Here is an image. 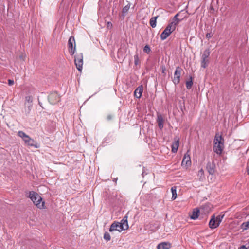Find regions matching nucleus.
Returning a JSON list of instances; mask_svg holds the SVG:
<instances>
[{"instance_id": "1", "label": "nucleus", "mask_w": 249, "mask_h": 249, "mask_svg": "<svg viewBox=\"0 0 249 249\" xmlns=\"http://www.w3.org/2000/svg\"><path fill=\"white\" fill-rule=\"evenodd\" d=\"M213 151L217 154H221L224 147V139L221 135L216 134L214 138Z\"/></svg>"}, {"instance_id": "2", "label": "nucleus", "mask_w": 249, "mask_h": 249, "mask_svg": "<svg viewBox=\"0 0 249 249\" xmlns=\"http://www.w3.org/2000/svg\"><path fill=\"white\" fill-rule=\"evenodd\" d=\"M29 197L32 200L34 204L39 209L44 208L45 202L42 201V199L37 193L34 191L29 192Z\"/></svg>"}, {"instance_id": "3", "label": "nucleus", "mask_w": 249, "mask_h": 249, "mask_svg": "<svg viewBox=\"0 0 249 249\" xmlns=\"http://www.w3.org/2000/svg\"><path fill=\"white\" fill-rule=\"evenodd\" d=\"M182 71L183 70L181 67L179 66L176 67L175 71L174 74V77L172 79V81L175 85H178L179 83L180 80V76Z\"/></svg>"}, {"instance_id": "4", "label": "nucleus", "mask_w": 249, "mask_h": 249, "mask_svg": "<svg viewBox=\"0 0 249 249\" xmlns=\"http://www.w3.org/2000/svg\"><path fill=\"white\" fill-rule=\"evenodd\" d=\"M69 52L71 55L74 54L76 50V43L75 38L73 36H70L68 42Z\"/></svg>"}, {"instance_id": "5", "label": "nucleus", "mask_w": 249, "mask_h": 249, "mask_svg": "<svg viewBox=\"0 0 249 249\" xmlns=\"http://www.w3.org/2000/svg\"><path fill=\"white\" fill-rule=\"evenodd\" d=\"M74 63L77 70L81 71L83 68V54L82 53L77 54L75 56Z\"/></svg>"}, {"instance_id": "6", "label": "nucleus", "mask_w": 249, "mask_h": 249, "mask_svg": "<svg viewBox=\"0 0 249 249\" xmlns=\"http://www.w3.org/2000/svg\"><path fill=\"white\" fill-rule=\"evenodd\" d=\"M124 225L123 227L119 222H114L110 226L109 228V231L113 232L114 231H118L119 232L122 231L123 230H125Z\"/></svg>"}, {"instance_id": "7", "label": "nucleus", "mask_w": 249, "mask_h": 249, "mask_svg": "<svg viewBox=\"0 0 249 249\" xmlns=\"http://www.w3.org/2000/svg\"><path fill=\"white\" fill-rule=\"evenodd\" d=\"M48 101L52 105H54L60 101V96L56 92L51 93L48 96Z\"/></svg>"}, {"instance_id": "8", "label": "nucleus", "mask_w": 249, "mask_h": 249, "mask_svg": "<svg viewBox=\"0 0 249 249\" xmlns=\"http://www.w3.org/2000/svg\"><path fill=\"white\" fill-rule=\"evenodd\" d=\"M175 30L169 24L160 35V38L162 40L166 39Z\"/></svg>"}, {"instance_id": "9", "label": "nucleus", "mask_w": 249, "mask_h": 249, "mask_svg": "<svg viewBox=\"0 0 249 249\" xmlns=\"http://www.w3.org/2000/svg\"><path fill=\"white\" fill-rule=\"evenodd\" d=\"M188 152L189 151L184 155L181 163L182 166L185 165L186 166H189L191 164V158L188 154Z\"/></svg>"}, {"instance_id": "10", "label": "nucleus", "mask_w": 249, "mask_h": 249, "mask_svg": "<svg viewBox=\"0 0 249 249\" xmlns=\"http://www.w3.org/2000/svg\"><path fill=\"white\" fill-rule=\"evenodd\" d=\"M206 169L209 173L213 175L215 172V164L213 161L208 162Z\"/></svg>"}, {"instance_id": "11", "label": "nucleus", "mask_w": 249, "mask_h": 249, "mask_svg": "<svg viewBox=\"0 0 249 249\" xmlns=\"http://www.w3.org/2000/svg\"><path fill=\"white\" fill-rule=\"evenodd\" d=\"M27 138H26L24 141L26 144L28 145V146L34 147L36 148L39 147L36 142L33 139L30 138L29 136H28Z\"/></svg>"}, {"instance_id": "12", "label": "nucleus", "mask_w": 249, "mask_h": 249, "mask_svg": "<svg viewBox=\"0 0 249 249\" xmlns=\"http://www.w3.org/2000/svg\"><path fill=\"white\" fill-rule=\"evenodd\" d=\"M179 14H177L173 18L172 21L169 24V25L172 27L175 30L176 29L177 25L180 21V20L178 18Z\"/></svg>"}, {"instance_id": "13", "label": "nucleus", "mask_w": 249, "mask_h": 249, "mask_svg": "<svg viewBox=\"0 0 249 249\" xmlns=\"http://www.w3.org/2000/svg\"><path fill=\"white\" fill-rule=\"evenodd\" d=\"M209 227L211 229H215L219 226V223L215 220V216L213 215L209 223Z\"/></svg>"}, {"instance_id": "14", "label": "nucleus", "mask_w": 249, "mask_h": 249, "mask_svg": "<svg viewBox=\"0 0 249 249\" xmlns=\"http://www.w3.org/2000/svg\"><path fill=\"white\" fill-rule=\"evenodd\" d=\"M179 139L178 137L174 138V142L172 145V152L173 153H176L178 151L179 146Z\"/></svg>"}, {"instance_id": "15", "label": "nucleus", "mask_w": 249, "mask_h": 249, "mask_svg": "<svg viewBox=\"0 0 249 249\" xmlns=\"http://www.w3.org/2000/svg\"><path fill=\"white\" fill-rule=\"evenodd\" d=\"M171 244L169 242H161L160 243H159L157 247V249H169L171 248Z\"/></svg>"}, {"instance_id": "16", "label": "nucleus", "mask_w": 249, "mask_h": 249, "mask_svg": "<svg viewBox=\"0 0 249 249\" xmlns=\"http://www.w3.org/2000/svg\"><path fill=\"white\" fill-rule=\"evenodd\" d=\"M143 92L142 85L139 86L134 91V96L137 98H140Z\"/></svg>"}, {"instance_id": "17", "label": "nucleus", "mask_w": 249, "mask_h": 249, "mask_svg": "<svg viewBox=\"0 0 249 249\" xmlns=\"http://www.w3.org/2000/svg\"><path fill=\"white\" fill-rule=\"evenodd\" d=\"M157 122L158 124L159 128L160 129H162L163 127L164 120L163 116L161 114L158 115Z\"/></svg>"}, {"instance_id": "18", "label": "nucleus", "mask_w": 249, "mask_h": 249, "mask_svg": "<svg viewBox=\"0 0 249 249\" xmlns=\"http://www.w3.org/2000/svg\"><path fill=\"white\" fill-rule=\"evenodd\" d=\"M240 228L242 230V232H244L249 229V220L244 222L240 226Z\"/></svg>"}, {"instance_id": "19", "label": "nucleus", "mask_w": 249, "mask_h": 249, "mask_svg": "<svg viewBox=\"0 0 249 249\" xmlns=\"http://www.w3.org/2000/svg\"><path fill=\"white\" fill-rule=\"evenodd\" d=\"M199 213V210L198 208L195 209L192 212L190 218L192 219H196L198 218Z\"/></svg>"}, {"instance_id": "20", "label": "nucleus", "mask_w": 249, "mask_h": 249, "mask_svg": "<svg viewBox=\"0 0 249 249\" xmlns=\"http://www.w3.org/2000/svg\"><path fill=\"white\" fill-rule=\"evenodd\" d=\"M32 106L25 105V107L22 110V113L26 116H27L30 113L31 107Z\"/></svg>"}, {"instance_id": "21", "label": "nucleus", "mask_w": 249, "mask_h": 249, "mask_svg": "<svg viewBox=\"0 0 249 249\" xmlns=\"http://www.w3.org/2000/svg\"><path fill=\"white\" fill-rule=\"evenodd\" d=\"M119 223L121 225H122L123 227L124 226V225L125 226L124 227H126V228H124V229L125 230L128 229L129 226H128V222H127V216H125L124 217L123 219L121 221V222H119Z\"/></svg>"}, {"instance_id": "22", "label": "nucleus", "mask_w": 249, "mask_h": 249, "mask_svg": "<svg viewBox=\"0 0 249 249\" xmlns=\"http://www.w3.org/2000/svg\"><path fill=\"white\" fill-rule=\"evenodd\" d=\"M209 59L207 58H201V66L203 68H206L208 66Z\"/></svg>"}, {"instance_id": "23", "label": "nucleus", "mask_w": 249, "mask_h": 249, "mask_svg": "<svg viewBox=\"0 0 249 249\" xmlns=\"http://www.w3.org/2000/svg\"><path fill=\"white\" fill-rule=\"evenodd\" d=\"M171 192L172 194V199L173 200H175L177 197V190H176V187L173 186L171 188Z\"/></svg>"}, {"instance_id": "24", "label": "nucleus", "mask_w": 249, "mask_h": 249, "mask_svg": "<svg viewBox=\"0 0 249 249\" xmlns=\"http://www.w3.org/2000/svg\"><path fill=\"white\" fill-rule=\"evenodd\" d=\"M158 16L151 18L150 20V24L152 28H155L156 26V19Z\"/></svg>"}, {"instance_id": "25", "label": "nucleus", "mask_w": 249, "mask_h": 249, "mask_svg": "<svg viewBox=\"0 0 249 249\" xmlns=\"http://www.w3.org/2000/svg\"><path fill=\"white\" fill-rule=\"evenodd\" d=\"M193 84L192 77H190V80L186 82V87L188 89H190Z\"/></svg>"}, {"instance_id": "26", "label": "nucleus", "mask_w": 249, "mask_h": 249, "mask_svg": "<svg viewBox=\"0 0 249 249\" xmlns=\"http://www.w3.org/2000/svg\"><path fill=\"white\" fill-rule=\"evenodd\" d=\"M210 54V49L208 48L204 51V52L201 56V58L208 59Z\"/></svg>"}, {"instance_id": "27", "label": "nucleus", "mask_w": 249, "mask_h": 249, "mask_svg": "<svg viewBox=\"0 0 249 249\" xmlns=\"http://www.w3.org/2000/svg\"><path fill=\"white\" fill-rule=\"evenodd\" d=\"M33 99L31 96H28L25 97V105L32 106Z\"/></svg>"}, {"instance_id": "28", "label": "nucleus", "mask_w": 249, "mask_h": 249, "mask_svg": "<svg viewBox=\"0 0 249 249\" xmlns=\"http://www.w3.org/2000/svg\"><path fill=\"white\" fill-rule=\"evenodd\" d=\"M18 135L19 137L21 138L23 141H24L26 138H28L27 137L28 136V135L22 131H18Z\"/></svg>"}, {"instance_id": "29", "label": "nucleus", "mask_w": 249, "mask_h": 249, "mask_svg": "<svg viewBox=\"0 0 249 249\" xmlns=\"http://www.w3.org/2000/svg\"><path fill=\"white\" fill-rule=\"evenodd\" d=\"M134 64H135V66H137L138 65H139L140 63V61L139 60V55L137 53H136L134 55Z\"/></svg>"}, {"instance_id": "30", "label": "nucleus", "mask_w": 249, "mask_h": 249, "mask_svg": "<svg viewBox=\"0 0 249 249\" xmlns=\"http://www.w3.org/2000/svg\"><path fill=\"white\" fill-rule=\"evenodd\" d=\"M130 3H129L127 5H125L122 9V13L125 14L128 12L130 9Z\"/></svg>"}, {"instance_id": "31", "label": "nucleus", "mask_w": 249, "mask_h": 249, "mask_svg": "<svg viewBox=\"0 0 249 249\" xmlns=\"http://www.w3.org/2000/svg\"><path fill=\"white\" fill-rule=\"evenodd\" d=\"M223 217H224V215H218L216 217H215V220L219 223V224H220V223L221 222Z\"/></svg>"}, {"instance_id": "32", "label": "nucleus", "mask_w": 249, "mask_h": 249, "mask_svg": "<svg viewBox=\"0 0 249 249\" xmlns=\"http://www.w3.org/2000/svg\"><path fill=\"white\" fill-rule=\"evenodd\" d=\"M143 51L144 52L146 53L147 54H148L150 52L151 49L149 45H146L144 47Z\"/></svg>"}, {"instance_id": "33", "label": "nucleus", "mask_w": 249, "mask_h": 249, "mask_svg": "<svg viewBox=\"0 0 249 249\" xmlns=\"http://www.w3.org/2000/svg\"><path fill=\"white\" fill-rule=\"evenodd\" d=\"M104 238L107 241H109L111 239L110 234L108 232H105L104 235Z\"/></svg>"}, {"instance_id": "34", "label": "nucleus", "mask_w": 249, "mask_h": 249, "mask_svg": "<svg viewBox=\"0 0 249 249\" xmlns=\"http://www.w3.org/2000/svg\"><path fill=\"white\" fill-rule=\"evenodd\" d=\"M114 118V115L112 114H108L107 116V120L108 121L112 120Z\"/></svg>"}, {"instance_id": "35", "label": "nucleus", "mask_w": 249, "mask_h": 249, "mask_svg": "<svg viewBox=\"0 0 249 249\" xmlns=\"http://www.w3.org/2000/svg\"><path fill=\"white\" fill-rule=\"evenodd\" d=\"M213 36V34H212V33H207L206 35V37L207 39H209L211 37H212Z\"/></svg>"}, {"instance_id": "36", "label": "nucleus", "mask_w": 249, "mask_h": 249, "mask_svg": "<svg viewBox=\"0 0 249 249\" xmlns=\"http://www.w3.org/2000/svg\"><path fill=\"white\" fill-rule=\"evenodd\" d=\"M8 85H9V86H12V85H13L14 84V80H11V79H9V80H8Z\"/></svg>"}, {"instance_id": "37", "label": "nucleus", "mask_w": 249, "mask_h": 249, "mask_svg": "<svg viewBox=\"0 0 249 249\" xmlns=\"http://www.w3.org/2000/svg\"><path fill=\"white\" fill-rule=\"evenodd\" d=\"M203 173H204V172H203V169H200L199 171V172H198V174L199 175H203Z\"/></svg>"}, {"instance_id": "38", "label": "nucleus", "mask_w": 249, "mask_h": 249, "mask_svg": "<svg viewBox=\"0 0 249 249\" xmlns=\"http://www.w3.org/2000/svg\"><path fill=\"white\" fill-rule=\"evenodd\" d=\"M161 68H162V73H164V71H165L166 70L165 66H162L161 67Z\"/></svg>"}, {"instance_id": "39", "label": "nucleus", "mask_w": 249, "mask_h": 249, "mask_svg": "<svg viewBox=\"0 0 249 249\" xmlns=\"http://www.w3.org/2000/svg\"><path fill=\"white\" fill-rule=\"evenodd\" d=\"M240 249H248V248L245 245H242L240 247Z\"/></svg>"}]
</instances>
